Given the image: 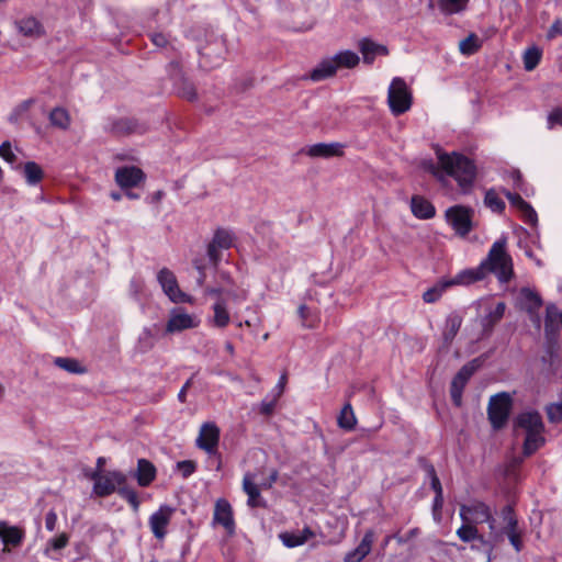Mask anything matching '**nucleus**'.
Listing matches in <instances>:
<instances>
[{
	"label": "nucleus",
	"instance_id": "58836bf2",
	"mask_svg": "<svg viewBox=\"0 0 562 562\" xmlns=\"http://www.w3.org/2000/svg\"><path fill=\"white\" fill-rule=\"evenodd\" d=\"M49 122L54 127L60 130H67L70 125V116L67 110L64 108H55L48 115Z\"/></svg>",
	"mask_w": 562,
	"mask_h": 562
},
{
	"label": "nucleus",
	"instance_id": "39448f33",
	"mask_svg": "<svg viewBox=\"0 0 562 562\" xmlns=\"http://www.w3.org/2000/svg\"><path fill=\"white\" fill-rule=\"evenodd\" d=\"M89 477L93 481V493L99 497H106L117 487L126 483V475L120 471H93Z\"/></svg>",
	"mask_w": 562,
	"mask_h": 562
},
{
	"label": "nucleus",
	"instance_id": "4be33fe9",
	"mask_svg": "<svg viewBox=\"0 0 562 562\" xmlns=\"http://www.w3.org/2000/svg\"><path fill=\"white\" fill-rule=\"evenodd\" d=\"M358 47L362 54L363 63L368 65H371L376 56L389 55V49L385 45L378 44L368 37L361 38Z\"/></svg>",
	"mask_w": 562,
	"mask_h": 562
},
{
	"label": "nucleus",
	"instance_id": "412c9836",
	"mask_svg": "<svg viewBox=\"0 0 562 562\" xmlns=\"http://www.w3.org/2000/svg\"><path fill=\"white\" fill-rule=\"evenodd\" d=\"M374 540V531L372 529L367 530L357 548L345 555L344 562H361L371 552Z\"/></svg>",
	"mask_w": 562,
	"mask_h": 562
},
{
	"label": "nucleus",
	"instance_id": "72a5a7b5",
	"mask_svg": "<svg viewBox=\"0 0 562 562\" xmlns=\"http://www.w3.org/2000/svg\"><path fill=\"white\" fill-rule=\"evenodd\" d=\"M0 538L5 546L18 547L21 544L24 533L18 527L8 526L0 522Z\"/></svg>",
	"mask_w": 562,
	"mask_h": 562
},
{
	"label": "nucleus",
	"instance_id": "3c124183",
	"mask_svg": "<svg viewBox=\"0 0 562 562\" xmlns=\"http://www.w3.org/2000/svg\"><path fill=\"white\" fill-rule=\"evenodd\" d=\"M280 539L282 543L288 548H295L302 546L306 542L305 537H301L300 533L296 532H283L280 535Z\"/></svg>",
	"mask_w": 562,
	"mask_h": 562
},
{
	"label": "nucleus",
	"instance_id": "a18cd8bd",
	"mask_svg": "<svg viewBox=\"0 0 562 562\" xmlns=\"http://www.w3.org/2000/svg\"><path fill=\"white\" fill-rule=\"evenodd\" d=\"M542 57V52L537 46H531L527 48L524 53V67L527 71L533 70L540 63Z\"/></svg>",
	"mask_w": 562,
	"mask_h": 562
},
{
	"label": "nucleus",
	"instance_id": "c85d7f7f",
	"mask_svg": "<svg viewBox=\"0 0 562 562\" xmlns=\"http://www.w3.org/2000/svg\"><path fill=\"white\" fill-rule=\"evenodd\" d=\"M462 316L458 312H452L447 316L445 328L442 330V340L447 348L452 344L457 336L462 325Z\"/></svg>",
	"mask_w": 562,
	"mask_h": 562
},
{
	"label": "nucleus",
	"instance_id": "e2e57ef3",
	"mask_svg": "<svg viewBox=\"0 0 562 562\" xmlns=\"http://www.w3.org/2000/svg\"><path fill=\"white\" fill-rule=\"evenodd\" d=\"M278 400L279 397H276V395H273V397L270 401L263 400L260 404V414L266 416L271 415L274 411Z\"/></svg>",
	"mask_w": 562,
	"mask_h": 562
},
{
	"label": "nucleus",
	"instance_id": "a211bd4d",
	"mask_svg": "<svg viewBox=\"0 0 562 562\" xmlns=\"http://www.w3.org/2000/svg\"><path fill=\"white\" fill-rule=\"evenodd\" d=\"M514 425L516 428L524 429L526 434L544 430L542 417L537 411L521 412L515 418Z\"/></svg>",
	"mask_w": 562,
	"mask_h": 562
},
{
	"label": "nucleus",
	"instance_id": "774afa93",
	"mask_svg": "<svg viewBox=\"0 0 562 562\" xmlns=\"http://www.w3.org/2000/svg\"><path fill=\"white\" fill-rule=\"evenodd\" d=\"M57 515L54 510H49L45 517V527L47 530L53 531L56 527Z\"/></svg>",
	"mask_w": 562,
	"mask_h": 562
},
{
	"label": "nucleus",
	"instance_id": "f704fd0d",
	"mask_svg": "<svg viewBox=\"0 0 562 562\" xmlns=\"http://www.w3.org/2000/svg\"><path fill=\"white\" fill-rule=\"evenodd\" d=\"M485 270L482 268V265L480 263L476 268L473 269H467L458 273V276L454 279H451V281L454 284H471L475 281H481L486 277Z\"/></svg>",
	"mask_w": 562,
	"mask_h": 562
},
{
	"label": "nucleus",
	"instance_id": "052dcab7",
	"mask_svg": "<svg viewBox=\"0 0 562 562\" xmlns=\"http://www.w3.org/2000/svg\"><path fill=\"white\" fill-rule=\"evenodd\" d=\"M35 103V99L30 98L21 102L14 110V112L10 116V121H15L19 115L23 112H26L33 104Z\"/></svg>",
	"mask_w": 562,
	"mask_h": 562
},
{
	"label": "nucleus",
	"instance_id": "bf43d9fd",
	"mask_svg": "<svg viewBox=\"0 0 562 562\" xmlns=\"http://www.w3.org/2000/svg\"><path fill=\"white\" fill-rule=\"evenodd\" d=\"M0 157L3 158L4 160L9 161V162H14L15 161L16 156L12 151V147H11L10 142H8V140L3 142L0 145Z\"/></svg>",
	"mask_w": 562,
	"mask_h": 562
},
{
	"label": "nucleus",
	"instance_id": "6ab92c4d",
	"mask_svg": "<svg viewBox=\"0 0 562 562\" xmlns=\"http://www.w3.org/2000/svg\"><path fill=\"white\" fill-rule=\"evenodd\" d=\"M173 509L169 506H161L159 510L149 517V525L154 536L162 539L166 535V527L170 521Z\"/></svg>",
	"mask_w": 562,
	"mask_h": 562
},
{
	"label": "nucleus",
	"instance_id": "bb28decb",
	"mask_svg": "<svg viewBox=\"0 0 562 562\" xmlns=\"http://www.w3.org/2000/svg\"><path fill=\"white\" fill-rule=\"evenodd\" d=\"M411 210L414 216L420 220L432 218L436 214L435 206L422 195L412 196Z\"/></svg>",
	"mask_w": 562,
	"mask_h": 562
},
{
	"label": "nucleus",
	"instance_id": "dca6fc26",
	"mask_svg": "<svg viewBox=\"0 0 562 562\" xmlns=\"http://www.w3.org/2000/svg\"><path fill=\"white\" fill-rule=\"evenodd\" d=\"M199 325L196 318L182 308H173L166 325V333L173 334L186 329L194 328Z\"/></svg>",
	"mask_w": 562,
	"mask_h": 562
},
{
	"label": "nucleus",
	"instance_id": "0eeeda50",
	"mask_svg": "<svg viewBox=\"0 0 562 562\" xmlns=\"http://www.w3.org/2000/svg\"><path fill=\"white\" fill-rule=\"evenodd\" d=\"M460 518L463 522H487L491 532H495L496 519L493 517L490 507L483 502L461 505Z\"/></svg>",
	"mask_w": 562,
	"mask_h": 562
},
{
	"label": "nucleus",
	"instance_id": "4c0bfd02",
	"mask_svg": "<svg viewBox=\"0 0 562 562\" xmlns=\"http://www.w3.org/2000/svg\"><path fill=\"white\" fill-rule=\"evenodd\" d=\"M452 285H453V282L451 281V279L442 280V281L438 282L437 284H435L432 288L425 291L423 294V300L426 303H435L441 297L442 293L448 288H450Z\"/></svg>",
	"mask_w": 562,
	"mask_h": 562
},
{
	"label": "nucleus",
	"instance_id": "9d476101",
	"mask_svg": "<svg viewBox=\"0 0 562 562\" xmlns=\"http://www.w3.org/2000/svg\"><path fill=\"white\" fill-rule=\"evenodd\" d=\"M157 280L164 291V293L173 303H187L190 302V296L181 291L179 288L175 273L168 269L162 268L157 274Z\"/></svg>",
	"mask_w": 562,
	"mask_h": 562
},
{
	"label": "nucleus",
	"instance_id": "f257e3e1",
	"mask_svg": "<svg viewBox=\"0 0 562 562\" xmlns=\"http://www.w3.org/2000/svg\"><path fill=\"white\" fill-rule=\"evenodd\" d=\"M438 164L448 176L457 180L464 192L472 187L476 177L473 160L458 153H438Z\"/></svg>",
	"mask_w": 562,
	"mask_h": 562
},
{
	"label": "nucleus",
	"instance_id": "20e7f679",
	"mask_svg": "<svg viewBox=\"0 0 562 562\" xmlns=\"http://www.w3.org/2000/svg\"><path fill=\"white\" fill-rule=\"evenodd\" d=\"M512 406L513 400L507 392L497 393L490 398L487 417L494 429H502L506 425Z\"/></svg>",
	"mask_w": 562,
	"mask_h": 562
},
{
	"label": "nucleus",
	"instance_id": "a878e982",
	"mask_svg": "<svg viewBox=\"0 0 562 562\" xmlns=\"http://www.w3.org/2000/svg\"><path fill=\"white\" fill-rule=\"evenodd\" d=\"M156 468L155 465L147 459H138L137 469L134 473V476L137 480V483L142 487H146L151 484V482L156 479Z\"/></svg>",
	"mask_w": 562,
	"mask_h": 562
},
{
	"label": "nucleus",
	"instance_id": "ddd939ff",
	"mask_svg": "<svg viewBox=\"0 0 562 562\" xmlns=\"http://www.w3.org/2000/svg\"><path fill=\"white\" fill-rule=\"evenodd\" d=\"M220 441V428L214 423H204L201 428L199 436L195 440V445L201 450L209 454L216 452Z\"/></svg>",
	"mask_w": 562,
	"mask_h": 562
},
{
	"label": "nucleus",
	"instance_id": "09e8293b",
	"mask_svg": "<svg viewBox=\"0 0 562 562\" xmlns=\"http://www.w3.org/2000/svg\"><path fill=\"white\" fill-rule=\"evenodd\" d=\"M177 93L179 97L188 101H194L198 98L194 85L187 79L181 80L177 88Z\"/></svg>",
	"mask_w": 562,
	"mask_h": 562
},
{
	"label": "nucleus",
	"instance_id": "2eb2a0df",
	"mask_svg": "<svg viewBox=\"0 0 562 562\" xmlns=\"http://www.w3.org/2000/svg\"><path fill=\"white\" fill-rule=\"evenodd\" d=\"M213 522L224 527L226 532L232 536L235 533V520L233 508L228 501L218 498L214 506Z\"/></svg>",
	"mask_w": 562,
	"mask_h": 562
},
{
	"label": "nucleus",
	"instance_id": "c756f323",
	"mask_svg": "<svg viewBox=\"0 0 562 562\" xmlns=\"http://www.w3.org/2000/svg\"><path fill=\"white\" fill-rule=\"evenodd\" d=\"M19 32L31 38H38L44 35L43 25L33 16L20 19L15 22Z\"/></svg>",
	"mask_w": 562,
	"mask_h": 562
},
{
	"label": "nucleus",
	"instance_id": "4d7b16f0",
	"mask_svg": "<svg viewBox=\"0 0 562 562\" xmlns=\"http://www.w3.org/2000/svg\"><path fill=\"white\" fill-rule=\"evenodd\" d=\"M504 193L510 205L517 207L519 211H521V209L528 204V202H526L518 193H514L508 190H504Z\"/></svg>",
	"mask_w": 562,
	"mask_h": 562
},
{
	"label": "nucleus",
	"instance_id": "473e14b6",
	"mask_svg": "<svg viewBox=\"0 0 562 562\" xmlns=\"http://www.w3.org/2000/svg\"><path fill=\"white\" fill-rule=\"evenodd\" d=\"M519 304L528 314H532L541 307L542 300L536 292L528 288H522L519 293Z\"/></svg>",
	"mask_w": 562,
	"mask_h": 562
},
{
	"label": "nucleus",
	"instance_id": "7c9ffc66",
	"mask_svg": "<svg viewBox=\"0 0 562 562\" xmlns=\"http://www.w3.org/2000/svg\"><path fill=\"white\" fill-rule=\"evenodd\" d=\"M507 536L510 544L515 548L517 552H520L522 549V540L521 535L518 531V527L512 528H501L497 529L495 527V532H491V540L494 542H498L503 540V537Z\"/></svg>",
	"mask_w": 562,
	"mask_h": 562
},
{
	"label": "nucleus",
	"instance_id": "a19ab883",
	"mask_svg": "<svg viewBox=\"0 0 562 562\" xmlns=\"http://www.w3.org/2000/svg\"><path fill=\"white\" fill-rule=\"evenodd\" d=\"M213 310H214V318H213L214 325L220 328L227 326L231 317H229L228 311L226 308L225 300H223L221 297L217 299L216 303L213 306Z\"/></svg>",
	"mask_w": 562,
	"mask_h": 562
},
{
	"label": "nucleus",
	"instance_id": "c9c22d12",
	"mask_svg": "<svg viewBox=\"0 0 562 562\" xmlns=\"http://www.w3.org/2000/svg\"><path fill=\"white\" fill-rule=\"evenodd\" d=\"M543 432L544 430H538L536 432L526 434L522 446V453L525 457H530L546 443Z\"/></svg>",
	"mask_w": 562,
	"mask_h": 562
},
{
	"label": "nucleus",
	"instance_id": "1a4fd4ad",
	"mask_svg": "<svg viewBox=\"0 0 562 562\" xmlns=\"http://www.w3.org/2000/svg\"><path fill=\"white\" fill-rule=\"evenodd\" d=\"M103 130L114 136H128L132 134H144L147 132L146 124L135 117L108 119Z\"/></svg>",
	"mask_w": 562,
	"mask_h": 562
},
{
	"label": "nucleus",
	"instance_id": "f3484780",
	"mask_svg": "<svg viewBox=\"0 0 562 562\" xmlns=\"http://www.w3.org/2000/svg\"><path fill=\"white\" fill-rule=\"evenodd\" d=\"M457 536L463 542H471V541L477 540L481 543V546L483 547V551L487 557V562H491L492 552L494 550V544L491 542V540H486V539H484L483 536L479 535L477 528L475 526H472L471 522H464L457 530Z\"/></svg>",
	"mask_w": 562,
	"mask_h": 562
},
{
	"label": "nucleus",
	"instance_id": "8fccbe9b",
	"mask_svg": "<svg viewBox=\"0 0 562 562\" xmlns=\"http://www.w3.org/2000/svg\"><path fill=\"white\" fill-rule=\"evenodd\" d=\"M484 202L493 212L501 213L505 210V202L492 189L485 193Z\"/></svg>",
	"mask_w": 562,
	"mask_h": 562
},
{
	"label": "nucleus",
	"instance_id": "b1692460",
	"mask_svg": "<svg viewBox=\"0 0 562 562\" xmlns=\"http://www.w3.org/2000/svg\"><path fill=\"white\" fill-rule=\"evenodd\" d=\"M243 490L248 495L247 505L251 508H265L267 502L261 497L258 485L254 483V477L250 473L245 474L243 480Z\"/></svg>",
	"mask_w": 562,
	"mask_h": 562
},
{
	"label": "nucleus",
	"instance_id": "423d86ee",
	"mask_svg": "<svg viewBox=\"0 0 562 562\" xmlns=\"http://www.w3.org/2000/svg\"><path fill=\"white\" fill-rule=\"evenodd\" d=\"M225 42L221 37H214L209 41L205 45L199 48L200 54V67L204 70H211L218 67L225 53Z\"/></svg>",
	"mask_w": 562,
	"mask_h": 562
},
{
	"label": "nucleus",
	"instance_id": "f03ea898",
	"mask_svg": "<svg viewBox=\"0 0 562 562\" xmlns=\"http://www.w3.org/2000/svg\"><path fill=\"white\" fill-rule=\"evenodd\" d=\"M506 237L494 241L486 258L481 262L486 274H495L501 283H507L514 277L513 259L506 250Z\"/></svg>",
	"mask_w": 562,
	"mask_h": 562
},
{
	"label": "nucleus",
	"instance_id": "f8f14e48",
	"mask_svg": "<svg viewBox=\"0 0 562 562\" xmlns=\"http://www.w3.org/2000/svg\"><path fill=\"white\" fill-rule=\"evenodd\" d=\"M233 245L231 232L224 228H217L211 243L207 246V257L210 262L216 268L222 260L221 250L229 249Z\"/></svg>",
	"mask_w": 562,
	"mask_h": 562
},
{
	"label": "nucleus",
	"instance_id": "338daca9",
	"mask_svg": "<svg viewBox=\"0 0 562 562\" xmlns=\"http://www.w3.org/2000/svg\"><path fill=\"white\" fill-rule=\"evenodd\" d=\"M558 35H562V20L555 19L548 31V38H554Z\"/></svg>",
	"mask_w": 562,
	"mask_h": 562
},
{
	"label": "nucleus",
	"instance_id": "69168bd1",
	"mask_svg": "<svg viewBox=\"0 0 562 562\" xmlns=\"http://www.w3.org/2000/svg\"><path fill=\"white\" fill-rule=\"evenodd\" d=\"M69 538L66 533H60L50 540V546L55 550L64 549L68 544Z\"/></svg>",
	"mask_w": 562,
	"mask_h": 562
},
{
	"label": "nucleus",
	"instance_id": "49530a36",
	"mask_svg": "<svg viewBox=\"0 0 562 562\" xmlns=\"http://www.w3.org/2000/svg\"><path fill=\"white\" fill-rule=\"evenodd\" d=\"M123 499H125L134 509V512H137L139 508V499L137 492L128 486H126V483L117 487L116 492Z\"/></svg>",
	"mask_w": 562,
	"mask_h": 562
},
{
	"label": "nucleus",
	"instance_id": "680f3d73",
	"mask_svg": "<svg viewBox=\"0 0 562 562\" xmlns=\"http://www.w3.org/2000/svg\"><path fill=\"white\" fill-rule=\"evenodd\" d=\"M554 125L562 126V109L555 108L548 115V127L553 128Z\"/></svg>",
	"mask_w": 562,
	"mask_h": 562
},
{
	"label": "nucleus",
	"instance_id": "9b49d317",
	"mask_svg": "<svg viewBox=\"0 0 562 562\" xmlns=\"http://www.w3.org/2000/svg\"><path fill=\"white\" fill-rule=\"evenodd\" d=\"M447 222L459 236H467L472 229L471 211L464 206L456 205L446 211Z\"/></svg>",
	"mask_w": 562,
	"mask_h": 562
},
{
	"label": "nucleus",
	"instance_id": "7ed1b4c3",
	"mask_svg": "<svg viewBox=\"0 0 562 562\" xmlns=\"http://www.w3.org/2000/svg\"><path fill=\"white\" fill-rule=\"evenodd\" d=\"M413 97L403 78H393L387 92V103L392 114L401 115L412 106Z\"/></svg>",
	"mask_w": 562,
	"mask_h": 562
},
{
	"label": "nucleus",
	"instance_id": "5fc2aeb1",
	"mask_svg": "<svg viewBox=\"0 0 562 562\" xmlns=\"http://www.w3.org/2000/svg\"><path fill=\"white\" fill-rule=\"evenodd\" d=\"M138 345H139V349L145 352L149 349L153 348L154 346V336L150 331V329L148 328H145L143 330V333L140 334L139 338H138Z\"/></svg>",
	"mask_w": 562,
	"mask_h": 562
},
{
	"label": "nucleus",
	"instance_id": "0e129e2a",
	"mask_svg": "<svg viewBox=\"0 0 562 562\" xmlns=\"http://www.w3.org/2000/svg\"><path fill=\"white\" fill-rule=\"evenodd\" d=\"M484 362V358L481 356V357H477V358H474L472 359L471 361H469L468 363H465L461 369L462 370H467V372L469 373V375H473L474 372L482 367Z\"/></svg>",
	"mask_w": 562,
	"mask_h": 562
},
{
	"label": "nucleus",
	"instance_id": "6e6552de",
	"mask_svg": "<svg viewBox=\"0 0 562 562\" xmlns=\"http://www.w3.org/2000/svg\"><path fill=\"white\" fill-rule=\"evenodd\" d=\"M560 328H562V311L555 304L550 303L546 307L544 318V337L550 351L558 347Z\"/></svg>",
	"mask_w": 562,
	"mask_h": 562
},
{
	"label": "nucleus",
	"instance_id": "ea45409f",
	"mask_svg": "<svg viewBox=\"0 0 562 562\" xmlns=\"http://www.w3.org/2000/svg\"><path fill=\"white\" fill-rule=\"evenodd\" d=\"M338 426L345 430H352L357 424V419L350 403L344 405L338 416Z\"/></svg>",
	"mask_w": 562,
	"mask_h": 562
},
{
	"label": "nucleus",
	"instance_id": "aec40b11",
	"mask_svg": "<svg viewBox=\"0 0 562 562\" xmlns=\"http://www.w3.org/2000/svg\"><path fill=\"white\" fill-rule=\"evenodd\" d=\"M374 540V531L372 529L367 530L357 548L345 555L344 562H361L371 552Z\"/></svg>",
	"mask_w": 562,
	"mask_h": 562
},
{
	"label": "nucleus",
	"instance_id": "864d4df0",
	"mask_svg": "<svg viewBox=\"0 0 562 562\" xmlns=\"http://www.w3.org/2000/svg\"><path fill=\"white\" fill-rule=\"evenodd\" d=\"M546 411L550 423L562 422V401L548 405Z\"/></svg>",
	"mask_w": 562,
	"mask_h": 562
},
{
	"label": "nucleus",
	"instance_id": "e433bc0d",
	"mask_svg": "<svg viewBox=\"0 0 562 562\" xmlns=\"http://www.w3.org/2000/svg\"><path fill=\"white\" fill-rule=\"evenodd\" d=\"M331 58H333V60H335L336 69H338V68H348V69L355 68L360 61L358 54H356L352 50L338 52Z\"/></svg>",
	"mask_w": 562,
	"mask_h": 562
},
{
	"label": "nucleus",
	"instance_id": "603ef678",
	"mask_svg": "<svg viewBox=\"0 0 562 562\" xmlns=\"http://www.w3.org/2000/svg\"><path fill=\"white\" fill-rule=\"evenodd\" d=\"M501 518L504 522L503 528L518 527V521L512 505H506L501 510Z\"/></svg>",
	"mask_w": 562,
	"mask_h": 562
},
{
	"label": "nucleus",
	"instance_id": "2f4dec72",
	"mask_svg": "<svg viewBox=\"0 0 562 562\" xmlns=\"http://www.w3.org/2000/svg\"><path fill=\"white\" fill-rule=\"evenodd\" d=\"M335 65V60H333L331 57L325 58L312 69V71L308 75V78L312 81H322L327 78H330L337 71Z\"/></svg>",
	"mask_w": 562,
	"mask_h": 562
},
{
	"label": "nucleus",
	"instance_id": "37998d69",
	"mask_svg": "<svg viewBox=\"0 0 562 562\" xmlns=\"http://www.w3.org/2000/svg\"><path fill=\"white\" fill-rule=\"evenodd\" d=\"M23 173L26 179V182L30 186L37 184L38 182H41V180L44 177V172H43L41 166L37 165L35 161H27L24 165Z\"/></svg>",
	"mask_w": 562,
	"mask_h": 562
},
{
	"label": "nucleus",
	"instance_id": "393cba45",
	"mask_svg": "<svg viewBox=\"0 0 562 562\" xmlns=\"http://www.w3.org/2000/svg\"><path fill=\"white\" fill-rule=\"evenodd\" d=\"M505 310L506 304L504 302H498L492 311L482 317L481 326L483 336H490L492 334L495 325L504 317Z\"/></svg>",
	"mask_w": 562,
	"mask_h": 562
},
{
	"label": "nucleus",
	"instance_id": "de8ad7c7",
	"mask_svg": "<svg viewBox=\"0 0 562 562\" xmlns=\"http://www.w3.org/2000/svg\"><path fill=\"white\" fill-rule=\"evenodd\" d=\"M480 48V42L475 34H470L459 44V49L463 55H472Z\"/></svg>",
	"mask_w": 562,
	"mask_h": 562
},
{
	"label": "nucleus",
	"instance_id": "cd10ccee",
	"mask_svg": "<svg viewBox=\"0 0 562 562\" xmlns=\"http://www.w3.org/2000/svg\"><path fill=\"white\" fill-rule=\"evenodd\" d=\"M470 378L471 375H469L467 370L460 369L451 381L450 396L453 404L458 407L462 404V393Z\"/></svg>",
	"mask_w": 562,
	"mask_h": 562
},
{
	"label": "nucleus",
	"instance_id": "5701e85b",
	"mask_svg": "<svg viewBox=\"0 0 562 562\" xmlns=\"http://www.w3.org/2000/svg\"><path fill=\"white\" fill-rule=\"evenodd\" d=\"M342 149L344 145L340 143H317L312 146H308L305 149V153L310 157L330 158L342 156Z\"/></svg>",
	"mask_w": 562,
	"mask_h": 562
},
{
	"label": "nucleus",
	"instance_id": "79ce46f5",
	"mask_svg": "<svg viewBox=\"0 0 562 562\" xmlns=\"http://www.w3.org/2000/svg\"><path fill=\"white\" fill-rule=\"evenodd\" d=\"M54 364L69 373L82 374L86 372V368L74 358L57 357L54 359Z\"/></svg>",
	"mask_w": 562,
	"mask_h": 562
},
{
	"label": "nucleus",
	"instance_id": "6e6d98bb",
	"mask_svg": "<svg viewBox=\"0 0 562 562\" xmlns=\"http://www.w3.org/2000/svg\"><path fill=\"white\" fill-rule=\"evenodd\" d=\"M177 469L180 471L182 477L187 479L194 473L196 464L194 461L183 460L177 462Z\"/></svg>",
	"mask_w": 562,
	"mask_h": 562
},
{
	"label": "nucleus",
	"instance_id": "13d9d810",
	"mask_svg": "<svg viewBox=\"0 0 562 562\" xmlns=\"http://www.w3.org/2000/svg\"><path fill=\"white\" fill-rule=\"evenodd\" d=\"M521 214L524 217V221L527 224L536 225L538 221V216L533 207L528 203L526 206L521 209Z\"/></svg>",
	"mask_w": 562,
	"mask_h": 562
},
{
	"label": "nucleus",
	"instance_id": "c03bdc74",
	"mask_svg": "<svg viewBox=\"0 0 562 562\" xmlns=\"http://www.w3.org/2000/svg\"><path fill=\"white\" fill-rule=\"evenodd\" d=\"M469 0H437L438 9L445 14H456L462 12Z\"/></svg>",
	"mask_w": 562,
	"mask_h": 562
},
{
	"label": "nucleus",
	"instance_id": "4468645a",
	"mask_svg": "<svg viewBox=\"0 0 562 562\" xmlns=\"http://www.w3.org/2000/svg\"><path fill=\"white\" fill-rule=\"evenodd\" d=\"M146 179L143 170L135 166L120 167L115 171V181L122 190L138 187Z\"/></svg>",
	"mask_w": 562,
	"mask_h": 562
}]
</instances>
